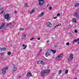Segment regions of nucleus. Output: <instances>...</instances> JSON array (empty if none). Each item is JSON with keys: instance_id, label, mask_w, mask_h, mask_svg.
Segmentation results:
<instances>
[{"instance_id": "1", "label": "nucleus", "mask_w": 79, "mask_h": 79, "mask_svg": "<svg viewBox=\"0 0 79 79\" xmlns=\"http://www.w3.org/2000/svg\"><path fill=\"white\" fill-rule=\"evenodd\" d=\"M50 72V70L49 69H46L44 71H42L41 72V77H44L45 73H49Z\"/></svg>"}, {"instance_id": "2", "label": "nucleus", "mask_w": 79, "mask_h": 79, "mask_svg": "<svg viewBox=\"0 0 79 79\" xmlns=\"http://www.w3.org/2000/svg\"><path fill=\"white\" fill-rule=\"evenodd\" d=\"M10 14H6L4 16V19H6L7 21H9L10 20L11 17H10Z\"/></svg>"}, {"instance_id": "3", "label": "nucleus", "mask_w": 79, "mask_h": 79, "mask_svg": "<svg viewBox=\"0 0 79 79\" xmlns=\"http://www.w3.org/2000/svg\"><path fill=\"white\" fill-rule=\"evenodd\" d=\"M44 1L45 0H38L39 3H38L39 5L40 6H42L43 5L44 3Z\"/></svg>"}, {"instance_id": "4", "label": "nucleus", "mask_w": 79, "mask_h": 79, "mask_svg": "<svg viewBox=\"0 0 79 79\" xmlns=\"http://www.w3.org/2000/svg\"><path fill=\"white\" fill-rule=\"evenodd\" d=\"M52 23L50 22H49L47 23V26L48 27H52Z\"/></svg>"}, {"instance_id": "5", "label": "nucleus", "mask_w": 79, "mask_h": 79, "mask_svg": "<svg viewBox=\"0 0 79 79\" xmlns=\"http://www.w3.org/2000/svg\"><path fill=\"white\" fill-rule=\"evenodd\" d=\"M32 76V74L31 73V72H28L27 74V77H29L30 76Z\"/></svg>"}, {"instance_id": "6", "label": "nucleus", "mask_w": 79, "mask_h": 79, "mask_svg": "<svg viewBox=\"0 0 79 79\" xmlns=\"http://www.w3.org/2000/svg\"><path fill=\"white\" fill-rule=\"evenodd\" d=\"M78 41H79V38L73 40V43L74 44V42H77Z\"/></svg>"}, {"instance_id": "7", "label": "nucleus", "mask_w": 79, "mask_h": 79, "mask_svg": "<svg viewBox=\"0 0 79 79\" xmlns=\"http://www.w3.org/2000/svg\"><path fill=\"white\" fill-rule=\"evenodd\" d=\"M22 47H24L23 48V50H25L26 48V47H27V45H25L24 44H23L22 45Z\"/></svg>"}, {"instance_id": "8", "label": "nucleus", "mask_w": 79, "mask_h": 79, "mask_svg": "<svg viewBox=\"0 0 79 79\" xmlns=\"http://www.w3.org/2000/svg\"><path fill=\"white\" fill-rule=\"evenodd\" d=\"M6 50V47L5 48H1V52H2V51H5V50Z\"/></svg>"}, {"instance_id": "9", "label": "nucleus", "mask_w": 79, "mask_h": 79, "mask_svg": "<svg viewBox=\"0 0 79 79\" xmlns=\"http://www.w3.org/2000/svg\"><path fill=\"white\" fill-rule=\"evenodd\" d=\"M14 69L13 70V71H16V70L17 69V68L16 67H15V65H14Z\"/></svg>"}, {"instance_id": "10", "label": "nucleus", "mask_w": 79, "mask_h": 79, "mask_svg": "<svg viewBox=\"0 0 79 79\" xmlns=\"http://www.w3.org/2000/svg\"><path fill=\"white\" fill-rule=\"evenodd\" d=\"M74 16L75 17H77L78 16V14L77 13H75L74 14Z\"/></svg>"}, {"instance_id": "11", "label": "nucleus", "mask_w": 79, "mask_h": 79, "mask_svg": "<svg viewBox=\"0 0 79 79\" xmlns=\"http://www.w3.org/2000/svg\"><path fill=\"white\" fill-rule=\"evenodd\" d=\"M44 13L42 12L40 15L39 16V18L40 17H43V16H44Z\"/></svg>"}, {"instance_id": "12", "label": "nucleus", "mask_w": 79, "mask_h": 79, "mask_svg": "<svg viewBox=\"0 0 79 79\" xmlns=\"http://www.w3.org/2000/svg\"><path fill=\"white\" fill-rule=\"evenodd\" d=\"M12 24V23L11 22L9 23H7V24L6 25V27H7V26H10V25H11Z\"/></svg>"}, {"instance_id": "13", "label": "nucleus", "mask_w": 79, "mask_h": 79, "mask_svg": "<svg viewBox=\"0 0 79 79\" xmlns=\"http://www.w3.org/2000/svg\"><path fill=\"white\" fill-rule=\"evenodd\" d=\"M49 55H50V54L48 53H47V52H46L45 53V56H46V57L48 56H49Z\"/></svg>"}, {"instance_id": "14", "label": "nucleus", "mask_w": 79, "mask_h": 79, "mask_svg": "<svg viewBox=\"0 0 79 79\" xmlns=\"http://www.w3.org/2000/svg\"><path fill=\"white\" fill-rule=\"evenodd\" d=\"M60 56H59V55L57 56V57H56V60H60Z\"/></svg>"}, {"instance_id": "15", "label": "nucleus", "mask_w": 79, "mask_h": 79, "mask_svg": "<svg viewBox=\"0 0 79 79\" xmlns=\"http://www.w3.org/2000/svg\"><path fill=\"white\" fill-rule=\"evenodd\" d=\"M35 9L34 8L31 11V12H30V14H31H31H32V13H34V10H35Z\"/></svg>"}, {"instance_id": "16", "label": "nucleus", "mask_w": 79, "mask_h": 79, "mask_svg": "<svg viewBox=\"0 0 79 79\" xmlns=\"http://www.w3.org/2000/svg\"><path fill=\"white\" fill-rule=\"evenodd\" d=\"M8 69V66L6 67L5 69H4V68L2 69V71H3V70L5 71V69Z\"/></svg>"}, {"instance_id": "17", "label": "nucleus", "mask_w": 79, "mask_h": 79, "mask_svg": "<svg viewBox=\"0 0 79 79\" xmlns=\"http://www.w3.org/2000/svg\"><path fill=\"white\" fill-rule=\"evenodd\" d=\"M25 34H24L23 35L22 37V39H25V38L26 36Z\"/></svg>"}, {"instance_id": "18", "label": "nucleus", "mask_w": 79, "mask_h": 79, "mask_svg": "<svg viewBox=\"0 0 79 79\" xmlns=\"http://www.w3.org/2000/svg\"><path fill=\"white\" fill-rule=\"evenodd\" d=\"M76 19L75 18H73V23H76Z\"/></svg>"}, {"instance_id": "19", "label": "nucleus", "mask_w": 79, "mask_h": 79, "mask_svg": "<svg viewBox=\"0 0 79 79\" xmlns=\"http://www.w3.org/2000/svg\"><path fill=\"white\" fill-rule=\"evenodd\" d=\"M79 3H77L74 5V6H79Z\"/></svg>"}, {"instance_id": "20", "label": "nucleus", "mask_w": 79, "mask_h": 79, "mask_svg": "<svg viewBox=\"0 0 79 79\" xmlns=\"http://www.w3.org/2000/svg\"><path fill=\"white\" fill-rule=\"evenodd\" d=\"M73 60V58H72L71 57H69V59H68V60L69 61H72V60Z\"/></svg>"}, {"instance_id": "21", "label": "nucleus", "mask_w": 79, "mask_h": 79, "mask_svg": "<svg viewBox=\"0 0 79 79\" xmlns=\"http://www.w3.org/2000/svg\"><path fill=\"white\" fill-rule=\"evenodd\" d=\"M2 73L3 74H5V73H6V71L4 70H3V71L2 72Z\"/></svg>"}, {"instance_id": "22", "label": "nucleus", "mask_w": 79, "mask_h": 79, "mask_svg": "<svg viewBox=\"0 0 79 79\" xmlns=\"http://www.w3.org/2000/svg\"><path fill=\"white\" fill-rule=\"evenodd\" d=\"M68 70L67 69L65 71V74H68Z\"/></svg>"}, {"instance_id": "23", "label": "nucleus", "mask_w": 79, "mask_h": 79, "mask_svg": "<svg viewBox=\"0 0 79 79\" xmlns=\"http://www.w3.org/2000/svg\"><path fill=\"white\" fill-rule=\"evenodd\" d=\"M1 26L4 28V27H5V23H2L1 25Z\"/></svg>"}, {"instance_id": "24", "label": "nucleus", "mask_w": 79, "mask_h": 79, "mask_svg": "<svg viewBox=\"0 0 79 79\" xmlns=\"http://www.w3.org/2000/svg\"><path fill=\"white\" fill-rule=\"evenodd\" d=\"M44 63H45V62H44L42 60H41V64H44Z\"/></svg>"}, {"instance_id": "25", "label": "nucleus", "mask_w": 79, "mask_h": 79, "mask_svg": "<svg viewBox=\"0 0 79 79\" xmlns=\"http://www.w3.org/2000/svg\"><path fill=\"white\" fill-rule=\"evenodd\" d=\"M73 54H71L70 55V58H73Z\"/></svg>"}, {"instance_id": "26", "label": "nucleus", "mask_w": 79, "mask_h": 79, "mask_svg": "<svg viewBox=\"0 0 79 79\" xmlns=\"http://www.w3.org/2000/svg\"><path fill=\"white\" fill-rule=\"evenodd\" d=\"M69 35H70V37H72V35H72V33L71 32H70L69 34Z\"/></svg>"}, {"instance_id": "27", "label": "nucleus", "mask_w": 79, "mask_h": 79, "mask_svg": "<svg viewBox=\"0 0 79 79\" xmlns=\"http://www.w3.org/2000/svg\"><path fill=\"white\" fill-rule=\"evenodd\" d=\"M11 54V53L10 52H9L7 53V54L8 55H10Z\"/></svg>"}, {"instance_id": "28", "label": "nucleus", "mask_w": 79, "mask_h": 79, "mask_svg": "<svg viewBox=\"0 0 79 79\" xmlns=\"http://www.w3.org/2000/svg\"><path fill=\"white\" fill-rule=\"evenodd\" d=\"M25 6H26V7H27V6H28V4L26 3L25 4Z\"/></svg>"}, {"instance_id": "29", "label": "nucleus", "mask_w": 79, "mask_h": 79, "mask_svg": "<svg viewBox=\"0 0 79 79\" xmlns=\"http://www.w3.org/2000/svg\"><path fill=\"white\" fill-rule=\"evenodd\" d=\"M41 60H40L38 62H37L38 64H41Z\"/></svg>"}, {"instance_id": "30", "label": "nucleus", "mask_w": 79, "mask_h": 79, "mask_svg": "<svg viewBox=\"0 0 79 79\" xmlns=\"http://www.w3.org/2000/svg\"><path fill=\"white\" fill-rule=\"evenodd\" d=\"M62 72V70H60L59 73L58 74H61V73Z\"/></svg>"}, {"instance_id": "31", "label": "nucleus", "mask_w": 79, "mask_h": 79, "mask_svg": "<svg viewBox=\"0 0 79 79\" xmlns=\"http://www.w3.org/2000/svg\"><path fill=\"white\" fill-rule=\"evenodd\" d=\"M46 53H49V54H50V53H51V51H48V52H47Z\"/></svg>"}, {"instance_id": "32", "label": "nucleus", "mask_w": 79, "mask_h": 79, "mask_svg": "<svg viewBox=\"0 0 79 79\" xmlns=\"http://www.w3.org/2000/svg\"><path fill=\"white\" fill-rule=\"evenodd\" d=\"M63 53H62L61 54H60V55H59V56H60V57H61V56H63Z\"/></svg>"}, {"instance_id": "33", "label": "nucleus", "mask_w": 79, "mask_h": 79, "mask_svg": "<svg viewBox=\"0 0 79 79\" xmlns=\"http://www.w3.org/2000/svg\"><path fill=\"white\" fill-rule=\"evenodd\" d=\"M56 52V50H53V52H52L53 53H55Z\"/></svg>"}, {"instance_id": "34", "label": "nucleus", "mask_w": 79, "mask_h": 79, "mask_svg": "<svg viewBox=\"0 0 79 79\" xmlns=\"http://www.w3.org/2000/svg\"><path fill=\"white\" fill-rule=\"evenodd\" d=\"M3 28H4L3 27H2V26L0 27V29H3Z\"/></svg>"}, {"instance_id": "35", "label": "nucleus", "mask_w": 79, "mask_h": 79, "mask_svg": "<svg viewBox=\"0 0 79 79\" xmlns=\"http://www.w3.org/2000/svg\"><path fill=\"white\" fill-rule=\"evenodd\" d=\"M49 10H52V6H51L49 7Z\"/></svg>"}, {"instance_id": "36", "label": "nucleus", "mask_w": 79, "mask_h": 79, "mask_svg": "<svg viewBox=\"0 0 79 79\" xmlns=\"http://www.w3.org/2000/svg\"><path fill=\"white\" fill-rule=\"evenodd\" d=\"M66 45H69V42H67L66 43Z\"/></svg>"}, {"instance_id": "37", "label": "nucleus", "mask_w": 79, "mask_h": 79, "mask_svg": "<svg viewBox=\"0 0 79 79\" xmlns=\"http://www.w3.org/2000/svg\"><path fill=\"white\" fill-rule=\"evenodd\" d=\"M3 12H4V10H2L0 12V14H2Z\"/></svg>"}, {"instance_id": "38", "label": "nucleus", "mask_w": 79, "mask_h": 79, "mask_svg": "<svg viewBox=\"0 0 79 79\" xmlns=\"http://www.w3.org/2000/svg\"><path fill=\"white\" fill-rule=\"evenodd\" d=\"M60 13H58V14L57 15V16H60Z\"/></svg>"}, {"instance_id": "39", "label": "nucleus", "mask_w": 79, "mask_h": 79, "mask_svg": "<svg viewBox=\"0 0 79 79\" xmlns=\"http://www.w3.org/2000/svg\"><path fill=\"white\" fill-rule=\"evenodd\" d=\"M23 30H24V28H21L20 29V31H23Z\"/></svg>"}, {"instance_id": "40", "label": "nucleus", "mask_w": 79, "mask_h": 79, "mask_svg": "<svg viewBox=\"0 0 79 79\" xmlns=\"http://www.w3.org/2000/svg\"><path fill=\"white\" fill-rule=\"evenodd\" d=\"M61 23H59L58 25H57V26H61Z\"/></svg>"}, {"instance_id": "41", "label": "nucleus", "mask_w": 79, "mask_h": 79, "mask_svg": "<svg viewBox=\"0 0 79 79\" xmlns=\"http://www.w3.org/2000/svg\"><path fill=\"white\" fill-rule=\"evenodd\" d=\"M74 32H75V33H77V31L76 30H75L74 31Z\"/></svg>"}, {"instance_id": "42", "label": "nucleus", "mask_w": 79, "mask_h": 79, "mask_svg": "<svg viewBox=\"0 0 79 79\" xmlns=\"http://www.w3.org/2000/svg\"><path fill=\"white\" fill-rule=\"evenodd\" d=\"M54 47H58V45H57V44H55Z\"/></svg>"}, {"instance_id": "43", "label": "nucleus", "mask_w": 79, "mask_h": 79, "mask_svg": "<svg viewBox=\"0 0 79 79\" xmlns=\"http://www.w3.org/2000/svg\"><path fill=\"white\" fill-rule=\"evenodd\" d=\"M0 54L1 55H4V53H0Z\"/></svg>"}, {"instance_id": "44", "label": "nucleus", "mask_w": 79, "mask_h": 79, "mask_svg": "<svg viewBox=\"0 0 79 79\" xmlns=\"http://www.w3.org/2000/svg\"><path fill=\"white\" fill-rule=\"evenodd\" d=\"M33 39H34V38H32L30 39V40H32Z\"/></svg>"}, {"instance_id": "45", "label": "nucleus", "mask_w": 79, "mask_h": 79, "mask_svg": "<svg viewBox=\"0 0 79 79\" xmlns=\"http://www.w3.org/2000/svg\"><path fill=\"white\" fill-rule=\"evenodd\" d=\"M14 14H16L17 13V11H15L14 12Z\"/></svg>"}, {"instance_id": "46", "label": "nucleus", "mask_w": 79, "mask_h": 79, "mask_svg": "<svg viewBox=\"0 0 79 79\" xmlns=\"http://www.w3.org/2000/svg\"><path fill=\"white\" fill-rule=\"evenodd\" d=\"M53 18V19H56V18H57V17H54Z\"/></svg>"}, {"instance_id": "47", "label": "nucleus", "mask_w": 79, "mask_h": 79, "mask_svg": "<svg viewBox=\"0 0 79 79\" xmlns=\"http://www.w3.org/2000/svg\"><path fill=\"white\" fill-rule=\"evenodd\" d=\"M57 26H58L57 25L56 26H55L54 29H55V28H56V27H57Z\"/></svg>"}, {"instance_id": "48", "label": "nucleus", "mask_w": 79, "mask_h": 79, "mask_svg": "<svg viewBox=\"0 0 79 79\" xmlns=\"http://www.w3.org/2000/svg\"><path fill=\"white\" fill-rule=\"evenodd\" d=\"M37 40H40V38H38L37 39Z\"/></svg>"}, {"instance_id": "49", "label": "nucleus", "mask_w": 79, "mask_h": 79, "mask_svg": "<svg viewBox=\"0 0 79 79\" xmlns=\"http://www.w3.org/2000/svg\"><path fill=\"white\" fill-rule=\"evenodd\" d=\"M53 50H52V49H51V52H53Z\"/></svg>"}, {"instance_id": "50", "label": "nucleus", "mask_w": 79, "mask_h": 79, "mask_svg": "<svg viewBox=\"0 0 79 79\" xmlns=\"http://www.w3.org/2000/svg\"><path fill=\"white\" fill-rule=\"evenodd\" d=\"M47 43H48V42H49V40H48L47 42Z\"/></svg>"}, {"instance_id": "51", "label": "nucleus", "mask_w": 79, "mask_h": 79, "mask_svg": "<svg viewBox=\"0 0 79 79\" xmlns=\"http://www.w3.org/2000/svg\"><path fill=\"white\" fill-rule=\"evenodd\" d=\"M20 77H21V76H19V77H18V78L19 79V78H20Z\"/></svg>"}, {"instance_id": "52", "label": "nucleus", "mask_w": 79, "mask_h": 79, "mask_svg": "<svg viewBox=\"0 0 79 79\" xmlns=\"http://www.w3.org/2000/svg\"><path fill=\"white\" fill-rule=\"evenodd\" d=\"M5 14H6V13H4L3 15V16H4V15H5Z\"/></svg>"}, {"instance_id": "53", "label": "nucleus", "mask_w": 79, "mask_h": 79, "mask_svg": "<svg viewBox=\"0 0 79 79\" xmlns=\"http://www.w3.org/2000/svg\"><path fill=\"white\" fill-rule=\"evenodd\" d=\"M51 38L52 39H53V37H52Z\"/></svg>"}, {"instance_id": "54", "label": "nucleus", "mask_w": 79, "mask_h": 79, "mask_svg": "<svg viewBox=\"0 0 79 79\" xmlns=\"http://www.w3.org/2000/svg\"><path fill=\"white\" fill-rule=\"evenodd\" d=\"M47 6H48V5H47Z\"/></svg>"}, {"instance_id": "55", "label": "nucleus", "mask_w": 79, "mask_h": 79, "mask_svg": "<svg viewBox=\"0 0 79 79\" xmlns=\"http://www.w3.org/2000/svg\"><path fill=\"white\" fill-rule=\"evenodd\" d=\"M1 6V5H0V7Z\"/></svg>"}, {"instance_id": "56", "label": "nucleus", "mask_w": 79, "mask_h": 79, "mask_svg": "<svg viewBox=\"0 0 79 79\" xmlns=\"http://www.w3.org/2000/svg\"><path fill=\"white\" fill-rule=\"evenodd\" d=\"M2 31H3V30H2Z\"/></svg>"}, {"instance_id": "57", "label": "nucleus", "mask_w": 79, "mask_h": 79, "mask_svg": "<svg viewBox=\"0 0 79 79\" xmlns=\"http://www.w3.org/2000/svg\"><path fill=\"white\" fill-rule=\"evenodd\" d=\"M0 49H1V48L0 47Z\"/></svg>"}]
</instances>
